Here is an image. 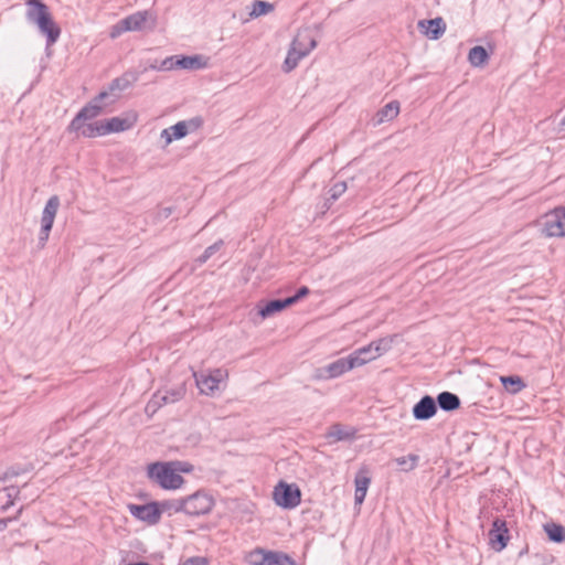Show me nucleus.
<instances>
[{"label": "nucleus", "mask_w": 565, "mask_h": 565, "mask_svg": "<svg viewBox=\"0 0 565 565\" xmlns=\"http://www.w3.org/2000/svg\"><path fill=\"white\" fill-rule=\"evenodd\" d=\"M196 385L202 394H213L217 388L218 384L223 379V371L221 369H216L210 374H200L194 373Z\"/></svg>", "instance_id": "9b49d317"}, {"label": "nucleus", "mask_w": 565, "mask_h": 565, "mask_svg": "<svg viewBox=\"0 0 565 565\" xmlns=\"http://www.w3.org/2000/svg\"><path fill=\"white\" fill-rule=\"evenodd\" d=\"M188 135V124L179 121L161 131V138L166 145H170L173 140L181 139Z\"/></svg>", "instance_id": "6ab92c4d"}, {"label": "nucleus", "mask_w": 565, "mask_h": 565, "mask_svg": "<svg viewBox=\"0 0 565 565\" xmlns=\"http://www.w3.org/2000/svg\"><path fill=\"white\" fill-rule=\"evenodd\" d=\"M399 113V103L397 100L390 102L377 110L373 118V126H380L385 121L393 120Z\"/></svg>", "instance_id": "f3484780"}, {"label": "nucleus", "mask_w": 565, "mask_h": 565, "mask_svg": "<svg viewBox=\"0 0 565 565\" xmlns=\"http://www.w3.org/2000/svg\"><path fill=\"white\" fill-rule=\"evenodd\" d=\"M161 213H162V215H163L164 217H168V216H170V215H171V213H172V209H171V207H164V209H162Z\"/></svg>", "instance_id": "864d4df0"}, {"label": "nucleus", "mask_w": 565, "mask_h": 565, "mask_svg": "<svg viewBox=\"0 0 565 565\" xmlns=\"http://www.w3.org/2000/svg\"><path fill=\"white\" fill-rule=\"evenodd\" d=\"M436 405L445 412H452L460 407V398L450 392H441L437 395Z\"/></svg>", "instance_id": "412c9836"}, {"label": "nucleus", "mask_w": 565, "mask_h": 565, "mask_svg": "<svg viewBox=\"0 0 565 565\" xmlns=\"http://www.w3.org/2000/svg\"><path fill=\"white\" fill-rule=\"evenodd\" d=\"M274 501L284 509H294L301 501V492L296 484L280 481L274 489Z\"/></svg>", "instance_id": "39448f33"}, {"label": "nucleus", "mask_w": 565, "mask_h": 565, "mask_svg": "<svg viewBox=\"0 0 565 565\" xmlns=\"http://www.w3.org/2000/svg\"><path fill=\"white\" fill-rule=\"evenodd\" d=\"M349 356L351 360L358 361L356 367L362 366V365L379 358V356L374 355V350H372V347H370V344L365 345L363 348L356 349Z\"/></svg>", "instance_id": "393cba45"}, {"label": "nucleus", "mask_w": 565, "mask_h": 565, "mask_svg": "<svg viewBox=\"0 0 565 565\" xmlns=\"http://www.w3.org/2000/svg\"><path fill=\"white\" fill-rule=\"evenodd\" d=\"M188 124V132L194 131L199 129L203 125V119L201 117H193L189 120H184Z\"/></svg>", "instance_id": "79ce46f5"}, {"label": "nucleus", "mask_w": 565, "mask_h": 565, "mask_svg": "<svg viewBox=\"0 0 565 565\" xmlns=\"http://www.w3.org/2000/svg\"><path fill=\"white\" fill-rule=\"evenodd\" d=\"M102 126L104 135H108L111 132H120L129 129L131 127V122L125 118L113 117L110 119L103 120Z\"/></svg>", "instance_id": "4be33fe9"}, {"label": "nucleus", "mask_w": 565, "mask_h": 565, "mask_svg": "<svg viewBox=\"0 0 565 565\" xmlns=\"http://www.w3.org/2000/svg\"><path fill=\"white\" fill-rule=\"evenodd\" d=\"M271 10H274V6L271 3L263 0H255L253 2V10L250 12V17L257 18L270 12Z\"/></svg>", "instance_id": "2f4dec72"}, {"label": "nucleus", "mask_w": 565, "mask_h": 565, "mask_svg": "<svg viewBox=\"0 0 565 565\" xmlns=\"http://www.w3.org/2000/svg\"><path fill=\"white\" fill-rule=\"evenodd\" d=\"M437 413L436 401L429 396H423L413 407V416L417 420H427Z\"/></svg>", "instance_id": "f8f14e48"}, {"label": "nucleus", "mask_w": 565, "mask_h": 565, "mask_svg": "<svg viewBox=\"0 0 565 565\" xmlns=\"http://www.w3.org/2000/svg\"><path fill=\"white\" fill-rule=\"evenodd\" d=\"M60 207V199L57 195L51 196L42 212L41 216V228L39 233L38 244L40 248H43L50 237L51 230Z\"/></svg>", "instance_id": "20e7f679"}, {"label": "nucleus", "mask_w": 565, "mask_h": 565, "mask_svg": "<svg viewBox=\"0 0 565 565\" xmlns=\"http://www.w3.org/2000/svg\"><path fill=\"white\" fill-rule=\"evenodd\" d=\"M26 20L38 26L40 33L46 38V49L54 45L61 35V28L54 21L50 8L42 0H28L25 2Z\"/></svg>", "instance_id": "f257e3e1"}, {"label": "nucleus", "mask_w": 565, "mask_h": 565, "mask_svg": "<svg viewBox=\"0 0 565 565\" xmlns=\"http://www.w3.org/2000/svg\"><path fill=\"white\" fill-rule=\"evenodd\" d=\"M309 294V288L306 286L300 287L297 292L291 296L287 297L288 300H290V306L296 303L298 300H300L302 297L307 296Z\"/></svg>", "instance_id": "a19ab883"}, {"label": "nucleus", "mask_w": 565, "mask_h": 565, "mask_svg": "<svg viewBox=\"0 0 565 565\" xmlns=\"http://www.w3.org/2000/svg\"><path fill=\"white\" fill-rule=\"evenodd\" d=\"M147 475L151 481L166 490L179 489L184 482L183 477L175 473L169 461H157L148 465Z\"/></svg>", "instance_id": "f03ea898"}, {"label": "nucleus", "mask_w": 565, "mask_h": 565, "mask_svg": "<svg viewBox=\"0 0 565 565\" xmlns=\"http://www.w3.org/2000/svg\"><path fill=\"white\" fill-rule=\"evenodd\" d=\"M9 500L19 499L20 490L17 487H8L4 489Z\"/></svg>", "instance_id": "49530a36"}, {"label": "nucleus", "mask_w": 565, "mask_h": 565, "mask_svg": "<svg viewBox=\"0 0 565 565\" xmlns=\"http://www.w3.org/2000/svg\"><path fill=\"white\" fill-rule=\"evenodd\" d=\"M108 96L107 92L99 93L93 100L84 106L71 121L68 129H78L82 122L90 120L103 111L102 102Z\"/></svg>", "instance_id": "423d86ee"}, {"label": "nucleus", "mask_w": 565, "mask_h": 565, "mask_svg": "<svg viewBox=\"0 0 565 565\" xmlns=\"http://www.w3.org/2000/svg\"><path fill=\"white\" fill-rule=\"evenodd\" d=\"M173 467L175 473H190L193 470V466L188 461L173 460L169 461Z\"/></svg>", "instance_id": "e433bc0d"}, {"label": "nucleus", "mask_w": 565, "mask_h": 565, "mask_svg": "<svg viewBox=\"0 0 565 565\" xmlns=\"http://www.w3.org/2000/svg\"><path fill=\"white\" fill-rule=\"evenodd\" d=\"M22 511H23V507H21V508L17 511V514H15L14 516H18V518H19V516L21 515Z\"/></svg>", "instance_id": "4d7b16f0"}, {"label": "nucleus", "mask_w": 565, "mask_h": 565, "mask_svg": "<svg viewBox=\"0 0 565 565\" xmlns=\"http://www.w3.org/2000/svg\"><path fill=\"white\" fill-rule=\"evenodd\" d=\"M175 501H177V500H173V501H164V502H162V507H163V508L173 509V510L175 511Z\"/></svg>", "instance_id": "3c124183"}, {"label": "nucleus", "mask_w": 565, "mask_h": 565, "mask_svg": "<svg viewBox=\"0 0 565 565\" xmlns=\"http://www.w3.org/2000/svg\"><path fill=\"white\" fill-rule=\"evenodd\" d=\"M356 362L354 360H351L350 356L340 358L326 366L319 367L317 370L316 377L319 380H330L335 379L344 373L353 370L356 367Z\"/></svg>", "instance_id": "0eeeda50"}, {"label": "nucleus", "mask_w": 565, "mask_h": 565, "mask_svg": "<svg viewBox=\"0 0 565 565\" xmlns=\"http://www.w3.org/2000/svg\"><path fill=\"white\" fill-rule=\"evenodd\" d=\"M148 17V11H137L122 19L121 30L140 31L145 28Z\"/></svg>", "instance_id": "a211bd4d"}, {"label": "nucleus", "mask_w": 565, "mask_h": 565, "mask_svg": "<svg viewBox=\"0 0 565 565\" xmlns=\"http://www.w3.org/2000/svg\"><path fill=\"white\" fill-rule=\"evenodd\" d=\"M562 126L565 127V115H564V118L562 119Z\"/></svg>", "instance_id": "bf43d9fd"}, {"label": "nucleus", "mask_w": 565, "mask_h": 565, "mask_svg": "<svg viewBox=\"0 0 565 565\" xmlns=\"http://www.w3.org/2000/svg\"><path fill=\"white\" fill-rule=\"evenodd\" d=\"M180 565H209L203 557H191L182 562Z\"/></svg>", "instance_id": "c03bdc74"}, {"label": "nucleus", "mask_w": 565, "mask_h": 565, "mask_svg": "<svg viewBox=\"0 0 565 565\" xmlns=\"http://www.w3.org/2000/svg\"><path fill=\"white\" fill-rule=\"evenodd\" d=\"M129 511L135 518L149 524L158 523L161 515V511L156 502L147 504H130Z\"/></svg>", "instance_id": "9d476101"}, {"label": "nucleus", "mask_w": 565, "mask_h": 565, "mask_svg": "<svg viewBox=\"0 0 565 565\" xmlns=\"http://www.w3.org/2000/svg\"><path fill=\"white\" fill-rule=\"evenodd\" d=\"M68 130L77 132L78 135H81L85 138H95L98 136H105L103 132L102 121L89 122V124H86L84 121V122H82V125L78 129H68Z\"/></svg>", "instance_id": "b1692460"}, {"label": "nucleus", "mask_w": 565, "mask_h": 565, "mask_svg": "<svg viewBox=\"0 0 565 565\" xmlns=\"http://www.w3.org/2000/svg\"><path fill=\"white\" fill-rule=\"evenodd\" d=\"M163 404H161L159 392L154 393L147 403L146 412L154 414Z\"/></svg>", "instance_id": "4c0bfd02"}, {"label": "nucleus", "mask_w": 565, "mask_h": 565, "mask_svg": "<svg viewBox=\"0 0 565 565\" xmlns=\"http://www.w3.org/2000/svg\"><path fill=\"white\" fill-rule=\"evenodd\" d=\"M268 565H297V563L286 553L270 551Z\"/></svg>", "instance_id": "7c9ffc66"}, {"label": "nucleus", "mask_w": 565, "mask_h": 565, "mask_svg": "<svg viewBox=\"0 0 565 565\" xmlns=\"http://www.w3.org/2000/svg\"><path fill=\"white\" fill-rule=\"evenodd\" d=\"M489 545L495 552H501L508 545L510 540V532L507 521L501 518H495L492 522V527L488 533Z\"/></svg>", "instance_id": "6e6552de"}, {"label": "nucleus", "mask_w": 565, "mask_h": 565, "mask_svg": "<svg viewBox=\"0 0 565 565\" xmlns=\"http://www.w3.org/2000/svg\"><path fill=\"white\" fill-rule=\"evenodd\" d=\"M18 516L0 519V532L6 530L8 524L12 521H17Z\"/></svg>", "instance_id": "de8ad7c7"}, {"label": "nucleus", "mask_w": 565, "mask_h": 565, "mask_svg": "<svg viewBox=\"0 0 565 565\" xmlns=\"http://www.w3.org/2000/svg\"><path fill=\"white\" fill-rule=\"evenodd\" d=\"M175 65L181 70H202L207 65V58L202 55H177Z\"/></svg>", "instance_id": "dca6fc26"}, {"label": "nucleus", "mask_w": 565, "mask_h": 565, "mask_svg": "<svg viewBox=\"0 0 565 565\" xmlns=\"http://www.w3.org/2000/svg\"><path fill=\"white\" fill-rule=\"evenodd\" d=\"M121 29H122V20H120L117 24H115L111 28L110 36L114 39V38H117L118 35H120L124 32H128V30H121Z\"/></svg>", "instance_id": "a18cd8bd"}, {"label": "nucleus", "mask_w": 565, "mask_h": 565, "mask_svg": "<svg viewBox=\"0 0 565 565\" xmlns=\"http://www.w3.org/2000/svg\"><path fill=\"white\" fill-rule=\"evenodd\" d=\"M488 58L489 54L481 45L473 46L468 54V60L472 66H482Z\"/></svg>", "instance_id": "bb28decb"}, {"label": "nucleus", "mask_w": 565, "mask_h": 565, "mask_svg": "<svg viewBox=\"0 0 565 565\" xmlns=\"http://www.w3.org/2000/svg\"><path fill=\"white\" fill-rule=\"evenodd\" d=\"M127 565H150V564L145 563V562H137V563H130V564H127Z\"/></svg>", "instance_id": "6e6d98bb"}, {"label": "nucleus", "mask_w": 565, "mask_h": 565, "mask_svg": "<svg viewBox=\"0 0 565 565\" xmlns=\"http://www.w3.org/2000/svg\"><path fill=\"white\" fill-rule=\"evenodd\" d=\"M289 306H290V300H288L287 298L274 299V300L268 301L264 307H262L259 309L258 313L263 319H265V318H268V317L284 310L285 308H287Z\"/></svg>", "instance_id": "5701e85b"}, {"label": "nucleus", "mask_w": 565, "mask_h": 565, "mask_svg": "<svg viewBox=\"0 0 565 565\" xmlns=\"http://www.w3.org/2000/svg\"><path fill=\"white\" fill-rule=\"evenodd\" d=\"M418 28L424 30V34L431 39L438 40L446 31V23L443 18H435L430 20H420Z\"/></svg>", "instance_id": "4468645a"}, {"label": "nucleus", "mask_w": 565, "mask_h": 565, "mask_svg": "<svg viewBox=\"0 0 565 565\" xmlns=\"http://www.w3.org/2000/svg\"><path fill=\"white\" fill-rule=\"evenodd\" d=\"M418 460V456L416 455H409L408 457H402L397 459V463L399 466H406L409 461L408 467L405 468V470H412L416 467Z\"/></svg>", "instance_id": "ea45409f"}, {"label": "nucleus", "mask_w": 565, "mask_h": 565, "mask_svg": "<svg viewBox=\"0 0 565 565\" xmlns=\"http://www.w3.org/2000/svg\"><path fill=\"white\" fill-rule=\"evenodd\" d=\"M347 190L345 182H337L329 190L330 198L329 200L335 201L338 200Z\"/></svg>", "instance_id": "c9c22d12"}, {"label": "nucleus", "mask_w": 565, "mask_h": 565, "mask_svg": "<svg viewBox=\"0 0 565 565\" xmlns=\"http://www.w3.org/2000/svg\"><path fill=\"white\" fill-rule=\"evenodd\" d=\"M543 231L550 237L565 236V207L555 209L545 215Z\"/></svg>", "instance_id": "1a4fd4ad"}, {"label": "nucleus", "mask_w": 565, "mask_h": 565, "mask_svg": "<svg viewBox=\"0 0 565 565\" xmlns=\"http://www.w3.org/2000/svg\"><path fill=\"white\" fill-rule=\"evenodd\" d=\"M18 475H19L18 471L8 470L3 476L0 477V482L1 481H6L8 478L13 477V476H18Z\"/></svg>", "instance_id": "8fccbe9b"}, {"label": "nucleus", "mask_w": 565, "mask_h": 565, "mask_svg": "<svg viewBox=\"0 0 565 565\" xmlns=\"http://www.w3.org/2000/svg\"><path fill=\"white\" fill-rule=\"evenodd\" d=\"M177 55H172L169 57H166L158 67V71H172L178 70V65H175Z\"/></svg>", "instance_id": "58836bf2"}, {"label": "nucleus", "mask_w": 565, "mask_h": 565, "mask_svg": "<svg viewBox=\"0 0 565 565\" xmlns=\"http://www.w3.org/2000/svg\"><path fill=\"white\" fill-rule=\"evenodd\" d=\"M158 392H159V395H160L161 404L167 405V404H171L172 403L170 401V398H169L168 393H166L164 391H158Z\"/></svg>", "instance_id": "09e8293b"}, {"label": "nucleus", "mask_w": 565, "mask_h": 565, "mask_svg": "<svg viewBox=\"0 0 565 565\" xmlns=\"http://www.w3.org/2000/svg\"><path fill=\"white\" fill-rule=\"evenodd\" d=\"M544 530L552 542L562 543L565 541V527L556 523H546Z\"/></svg>", "instance_id": "cd10ccee"}, {"label": "nucleus", "mask_w": 565, "mask_h": 565, "mask_svg": "<svg viewBox=\"0 0 565 565\" xmlns=\"http://www.w3.org/2000/svg\"><path fill=\"white\" fill-rule=\"evenodd\" d=\"M128 84H129V82L125 77L115 78L111 82L110 89H115V88L124 89L128 86Z\"/></svg>", "instance_id": "37998d69"}, {"label": "nucleus", "mask_w": 565, "mask_h": 565, "mask_svg": "<svg viewBox=\"0 0 565 565\" xmlns=\"http://www.w3.org/2000/svg\"><path fill=\"white\" fill-rule=\"evenodd\" d=\"M214 505L213 498L204 491L179 499L175 501V512H184L192 516H199L209 513Z\"/></svg>", "instance_id": "7ed1b4c3"}, {"label": "nucleus", "mask_w": 565, "mask_h": 565, "mask_svg": "<svg viewBox=\"0 0 565 565\" xmlns=\"http://www.w3.org/2000/svg\"><path fill=\"white\" fill-rule=\"evenodd\" d=\"M354 482H355L354 502H355V504H362L365 499L367 488L371 483V478L367 476L366 471L361 470L356 475Z\"/></svg>", "instance_id": "aec40b11"}, {"label": "nucleus", "mask_w": 565, "mask_h": 565, "mask_svg": "<svg viewBox=\"0 0 565 565\" xmlns=\"http://www.w3.org/2000/svg\"><path fill=\"white\" fill-rule=\"evenodd\" d=\"M525 553H527V546L525 548H523L520 553H519V556H522L524 555Z\"/></svg>", "instance_id": "13d9d810"}, {"label": "nucleus", "mask_w": 565, "mask_h": 565, "mask_svg": "<svg viewBox=\"0 0 565 565\" xmlns=\"http://www.w3.org/2000/svg\"><path fill=\"white\" fill-rule=\"evenodd\" d=\"M222 245H223V241L222 239H220V241L215 242L214 244L210 245L209 247L205 248L203 254L198 257L196 262L199 264L206 263L207 259H210L216 252L220 250Z\"/></svg>", "instance_id": "72a5a7b5"}, {"label": "nucleus", "mask_w": 565, "mask_h": 565, "mask_svg": "<svg viewBox=\"0 0 565 565\" xmlns=\"http://www.w3.org/2000/svg\"><path fill=\"white\" fill-rule=\"evenodd\" d=\"M356 436V429L353 427L343 426L342 424H333L329 427L324 437L330 444L339 441H350Z\"/></svg>", "instance_id": "ddd939ff"}, {"label": "nucleus", "mask_w": 565, "mask_h": 565, "mask_svg": "<svg viewBox=\"0 0 565 565\" xmlns=\"http://www.w3.org/2000/svg\"><path fill=\"white\" fill-rule=\"evenodd\" d=\"M14 504V501L13 500H8V502L1 507V511L2 512H6L10 507H12Z\"/></svg>", "instance_id": "603ef678"}, {"label": "nucleus", "mask_w": 565, "mask_h": 565, "mask_svg": "<svg viewBox=\"0 0 565 565\" xmlns=\"http://www.w3.org/2000/svg\"><path fill=\"white\" fill-rule=\"evenodd\" d=\"M317 46L316 39L310 34L308 30L300 31L294 39L291 47L298 52H306V56Z\"/></svg>", "instance_id": "2eb2a0df"}, {"label": "nucleus", "mask_w": 565, "mask_h": 565, "mask_svg": "<svg viewBox=\"0 0 565 565\" xmlns=\"http://www.w3.org/2000/svg\"><path fill=\"white\" fill-rule=\"evenodd\" d=\"M370 347H372V350H374L375 356H381L385 352H387L391 349V341L383 338L375 341H372L370 343Z\"/></svg>", "instance_id": "473e14b6"}, {"label": "nucleus", "mask_w": 565, "mask_h": 565, "mask_svg": "<svg viewBox=\"0 0 565 565\" xmlns=\"http://www.w3.org/2000/svg\"><path fill=\"white\" fill-rule=\"evenodd\" d=\"M269 552L264 548H255L248 554L247 561L252 565H268Z\"/></svg>", "instance_id": "c756f323"}, {"label": "nucleus", "mask_w": 565, "mask_h": 565, "mask_svg": "<svg viewBox=\"0 0 565 565\" xmlns=\"http://www.w3.org/2000/svg\"><path fill=\"white\" fill-rule=\"evenodd\" d=\"M306 56V52L298 53L292 47L288 51L282 70L286 73L291 72L298 65L299 61Z\"/></svg>", "instance_id": "c85d7f7f"}, {"label": "nucleus", "mask_w": 565, "mask_h": 565, "mask_svg": "<svg viewBox=\"0 0 565 565\" xmlns=\"http://www.w3.org/2000/svg\"><path fill=\"white\" fill-rule=\"evenodd\" d=\"M503 387L511 394H518L525 387V383L519 375L501 376Z\"/></svg>", "instance_id": "a878e982"}, {"label": "nucleus", "mask_w": 565, "mask_h": 565, "mask_svg": "<svg viewBox=\"0 0 565 565\" xmlns=\"http://www.w3.org/2000/svg\"><path fill=\"white\" fill-rule=\"evenodd\" d=\"M164 392L168 393L170 401L175 403L183 398L185 394V387L183 384H180L171 390H166Z\"/></svg>", "instance_id": "f704fd0d"}, {"label": "nucleus", "mask_w": 565, "mask_h": 565, "mask_svg": "<svg viewBox=\"0 0 565 565\" xmlns=\"http://www.w3.org/2000/svg\"><path fill=\"white\" fill-rule=\"evenodd\" d=\"M158 67H159V65L157 64V62H154V63L149 65V68H151V70H157L158 71Z\"/></svg>", "instance_id": "5fc2aeb1"}]
</instances>
